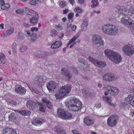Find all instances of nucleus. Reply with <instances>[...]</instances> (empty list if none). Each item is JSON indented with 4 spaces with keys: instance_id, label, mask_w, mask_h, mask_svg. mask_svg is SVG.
Listing matches in <instances>:
<instances>
[{
    "instance_id": "63",
    "label": "nucleus",
    "mask_w": 134,
    "mask_h": 134,
    "mask_svg": "<svg viewBox=\"0 0 134 134\" xmlns=\"http://www.w3.org/2000/svg\"><path fill=\"white\" fill-rule=\"evenodd\" d=\"M79 2L81 3H83L84 2V0H78Z\"/></svg>"
},
{
    "instance_id": "30",
    "label": "nucleus",
    "mask_w": 134,
    "mask_h": 134,
    "mask_svg": "<svg viewBox=\"0 0 134 134\" xmlns=\"http://www.w3.org/2000/svg\"><path fill=\"white\" fill-rule=\"evenodd\" d=\"M40 111L43 112H44L46 111V107L43 103H40L39 104Z\"/></svg>"
},
{
    "instance_id": "44",
    "label": "nucleus",
    "mask_w": 134,
    "mask_h": 134,
    "mask_svg": "<svg viewBox=\"0 0 134 134\" xmlns=\"http://www.w3.org/2000/svg\"><path fill=\"white\" fill-rule=\"evenodd\" d=\"M38 30V28L35 27H32L31 28V31L33 34L35 33V31L36 32Z\"/></svg>"
},
{
    "instance_id": "58",
    "label": "nucleus",
    "mask_w": 134,
    "mask_h": 134,
    "mask_svg": "<svg viewBox=\"0 0 134 134\" xmlns=\"http://www.w3.org/2000/svg\"><path fill=\"white\" fill-rule=\"evenodd\" d=\"M96 107L98 108L100 107L101 104L100 103H97L96 104Z\"/></svg>"
},
{
    "instance_id": "1",
    "label": "nucleus",
    "mask_w": 134,
    "mask_h": 134,
    "mask_svg": "<svg viewBox=\"0 0 134 134\" xmlns=\"http://www.w3.org/2000/svg\"><path fill=\"white\" fill-rule=\"evenodd\" d=\"M104 53L105 55L113 62L115 64H118L121 60V57L120 54L116 52L111 49H106Z\"/></svg>"
},
{
    "instance_id": "17",
    "label": "nucleus",
    "mask_w": 134,
    "mask_h": 134,
    "mask_svg": "<svg viewBox=\"0 0 134 134\" xmlns=\"http://www.w3.org/2000/svg\"><path fill=\"white\" fill-rule=\"evenodd\" d=\"M15 91L17 93L20 94H24L26 91L25 88L19 85L16 86Z\"/></svg>"
},
{
    "instance_id": "12",
    "label": "nucleus",
    "mask_w": 134,
    "mask_h": 134,
    "mask_svg": "<svg viewBox=\"0 0 134 134\" xmlns=\"http://www.w3.org/2000/svg\"><path fill=\"white\" fill-rule=\"evenodd\" d=\"M117 79L116 76L113 74H105L103 76L102 80L104 81H112Z\"/></svg>"
},
{
    "instance_id": "51",
    "label": "nucleus",
    "mask_w": 134,
    "mask_h": 134,
    "mask_svg": "<svg viewBox=\"0 0 134 134\" xmlns=\"http://www.w3.org/2000/svg\"><path fill=\"white\" fill-rule=\"evenodd\" d=\"M24 26L28 28L30 27V25L28 23H24Z\"/></svg>"
},
{
    "instance_id": "22",
    "label": "nucleus",
    "mask_w": 134,
    "mask_h": 134,
    "mask_svg": "<svg viewBox=\"0 0 134 134\" xmlns=\"http://www.w3.org/2000/svg\"><path fill=\"white\" fill-rule=\"evenodd\" d=\"M42 102L47 105L49 109H52L53 108L52 104L46 98H43L42 99Z\"/></svg>"
},
{
    "instance_id": "57",
    "label": "nucleus",
    "mask_w": 134,
    "mask_h": 134,
    "mask_svg": "<svg viewBox=\"0 0 134 134\" xmlns=\"http://www.w3.org/2000/svg\"><path fill=\"white\" fill-rule=\"evenodd\" d=\"M101 12L100 10H98V11H93V14H95L96 13L99 14Z\"/></svg>"
},
{
    "instance_id": "34",
    "label": "nucleus",
    "mask_w": 134,
    "mask_h": 134,
    "mask_svg": "<svg viewBox=\"0 0 134 134\" xmlns=\"http://www.w3.org/2000/svg\"><path fill=\"white\" fill-rule=\"evenodd\" d=\"M0 60L2 63L4 64L6 61V58L4 54L1 53L0 54Z\"/></svg>"
},
{
    "instance_id": "33",
    "label": "nucleus",
    "mask_w": 134,
    "mask_h": 134,
    "mask_svg": "<svg viewBox=\"0 0 134 134\" xmlns=\"http://www.w3.org/2000/svg\"><path fill=\"white\" fill-rule=\"evenodd\" d=\"M56 131L58 134H65L64 130L62 127H60L58 128Z\"/></svg>"
},
{
    "instance_id": "42",
    "label": "nucleus",
    "mask_w": 134,
    "mask_h": 134,
    "mask_svg": "<svg viewBox=\"0 0 134 134\" xmlns=\"http://www.w3.org/2000/svg\"><path fill=\"white\" fill-rule=\"evenodd\" d=\"M25 34L28 36H31L33 35V34L31 31H26L25 32Z\"/></svg>"
},
{
    "instance_id": "10",
    "label": "nucleus",
    "mask_w": 134,
    "mask_h": 134,
    "mask_svg": "<svg viewBox=\"0 0 134 134\" xmlns=\"http://www.w3.org/2000/svg\"><path fill=\"white\" fill-rule=\"evenodd\" d=\"M118 117L115 115L109 117L107 121L108 124L110 126H114L117 124Z\"/></svg>"
},
{
    "instance_id": "55",
    "label": "nucleus",
    "mask_w": 134,
    "mask_h": 134,
    "mask_svg": "<svg viewBox=\"0 0 134 134\" xmlns=\"http://www.w3.org/2000/svg\"><path fill=\"white\" fill-rule=\"evenodd\" d=\"M69 2L70 3L73 5L75 3L74 0H69Z\"/></svg>"
},
{
    "instance_id": "31",
    "label": "nucleus",
    "mask_w": 134,
    "mask_h": 134,
    "mask_svg": "<svg viewBox=\"0 0 134 134\" xmlns=\"http://www.w3.org/2000/svg\"><path fill=\"white\" fill-rule=\"evenodd\" d=\"M88 25V23L87 21H83L81 25V28L82 30L86 29Z\"/></svg>"
},
{
    "instance_id": "52",
    "label": "nucleus",
    "mask_w": 134,
    "mask_h": 134,
    "mask_svg": "<svg viewBox=\"0 0 134 134\" xmlns=\"http://www.w3.org/2000/svg\"><path fill=\"white\" fill-rule=\"evenodd\" d=\"M16 48V44L15 42L13 43L12 45V48Z\"/></svg>"
},
{
    "instance_id": "37",
    "label": "nucleus",
    "mask_w": 134,
    "mask_h": 134,
    "mask_svg": "<svg viewBox=\"0 0 134 134\" xmlns=\"http://www.w3.org/2000/svg\"><path fill=\"white\" fill-rule=\"evenodd\" d=\"M10 7V6L9 4H6L2 5L1 6V8L3 10H6L9 8Z\"/></svg>"
},
{
    "instance_id": "15",
    "label": "nucleus",
    "mask_w": 134,
    "mask_h": 134,
    "mask_svg": "<svg viewBox=\"0 0 134 134\" xmlns=\"http://www.w3.org/2000/svg\"><path fill=\"white\" fill-rule=\"evenodd\" d=\"M57 83H55L54 81H51L47 85V86L49 91H53L56 88Z\"/></svg>"
},
{
    "instance_id": "19",
    "label": "nucleus",
    "mask_w": 134,
    "mask_h": 134,
    "mask_svg": "<svg viewBox=\"0 0 134 134\" xmlns=\"http://www.w3.org/2000/svg\"><path fill=\"white\" fill-rule=\"evenodd\" d=\"M84 122L86 125L88 126L92 125L94 123V120L88 116H86L85 118Z\"/></svg>"
},
{
    "instance_id": "32",
    "label": "nucleus",
    "mask_w": 134,
    "mask_h": 134,
    "mask_svg": "<svg viewBox=\"0 0 134 134\" xmlns=\"http://www.w3.org/2000/svg\"><path fill=\"white\" fill-rule=\"evenodd\" d=\"M126 11L124 6H122L120 7L118 9V12L120 14L123 13Z\"/></svg>"
},
{
    "instance_id": "39",
    "label": "nucleus",
    "mask_w": 134,
    "mask_h": 134,
    "mask_svg": "<svg viewBox=\"0 0 134 134\" xmlns=\"http://www.w3.org/2000/svg\"><path fill=\"white\" fill-rule=\"evenodd\" d=\"M27 49V47L26 46H23L19 48V51L21 52H24L26 51Z\"/></svg>"
},
{
    "instance_id": "64",
    "label": "nucleus",
    "mask_w": 134,
    "mask_h": 134,
    "mask_svg": "<svg viewBox=\"0 0 134 134\" xmlns=\"http://www.w3.org/2000/svg\"><path fill=\"white\" fill-rule=\"evenodd\" d=\"M62 21L64 22H65L66 20V18L65 17L64 18L62 19Z\"/></svg>"
},
{
    "instance_id": "45",
    "label": "nucleus",
    "mask_w": 134,
    "mask_h": 134,
    "mask_svg": "<svg viewBox=\"0 0 134 134\" xmlns=\"http://www.w3.org/2000/svg\"><path fill=\"white\" fill-rule=\"evenodd\" d=\"M55 27V28L57 30H61L62 29V27L60 25H56Z\"/></svg>"
},
{
    "instance_id": "24",
    "label": "nucleus",
    "mask_w": 134,
    "mask_h": 134,
    "mask_svg": "<svg viewBox=\"0 0 134 134\" xmlns=\"http://www.w3.org/2000/svg\"><path fill=\"white\" fill-rule=\"evenodd\" d=\"M42 79L39 77H36L34 80V84L36 85H37L41 87L42 85Z\"/></svg>"
},
{
    "instance_id": "54",
    "label": "nucleus",
    "mask_w": 134,
    "mask_h": 134,
    "mask_svg": "<svg viewBox=\"0 0 134 134\" xmlns=\"http://www.w3.org/2000/svg\"><path fill=\"white\" fill-rule=\"evenodd\" d=\"M10 104L12 105H13L15 106H16L17 105V103L14 101H12L10 102Z\"/></svg>"
},
{
    "instance_id": "62",
    "label": "nucleus",
    "mask_w": 134,
    "mask_h": 134,
    "mask_svg": "<svg viewBox=\"0 0 134 134\" xmlns=\"http://www.w3.org/2000/svg\"><path fill=\"white\" fill-rule=\"evenodd\" d=\"M68 11L69 10L68 9H66L65 10L63 11V13L64 14H66L68 12Z\"/></svg>"
},
{
    "instance_id": "53",
    "label": "nucleus",
    "mask_w": 134,
    "mask_h": 134,
    "mask_svg": "<svg viewBox=\"0 0 134 134\" xmlns=\"http://www.w3.org/2000/svg\"><path fill=\"white\" fill-rule=\"evenodd\" d=\"M36 37L34 36V37H33V36L31 37V41L32 42H35L36 40Z\"/></svg>"
},
{
    "instance_id": "29",
    "label": "nucleus",
    "mask_w": 134,
    "mask_h": 134,
    "mask_svg": "<svg viewBox=\"0 0 134 134\" xmlns=\"http://www.w3.org/2000/svg\"><path fill=\"white\" fill-rule=\"evenodd\" d=\"M40 0H32L30 2V5H37L41 3Z\"/></svg>"
},
{
    "instance_id": "60",
    "label": "nucleus",
    "mask_w": 134,
    "mask_h": 134,
    "mask_svg": "<svg viewBox=\"0 0 134 134\" xmlns=\"http://www.w3.org/2000/svg\"><path fill=\"white\" fill-rule=\"evenodd\" d=\"M12 49L13 52V54H15L16 52L17 49L15 48V49L12 48Z\"/></svg>"
},
{
    "instance_id": "40",
    "label": "nucleus",
    "mask_w": 134,
    "mask_h": 134,
    "mask_svg": "<svg viewBox=\"0 0 134 134\" xmlns=\"http://www.w3.org/2000/svg\"><path fill=\"white\" fill-rule=\"evenodd\" d=\"M50 34L53 37L57 35V32L54 29H53L51 31Z\"/></svg>"
},
{
    "instance_id": "16",
    "label": "nucleus",
    "mask_w": 134,
    "mask_h": 134,
    "mask_svg": "<svg viewBox=\"0 0 134 134\" xmlns=\"http://www.w3.org/2000/svg\"><path fill=\"white\" fill-rule=\"evenodd\" d=\"M2 134H17V133L13 128H8L3 129Z\"/></svg>"
},
{
    "instance_id": "18",
    "label": "nucleus",
    "mask_w": 134,
    "mask_h": 134,
    "mask_svg": "<svg viewBox=\"0 0 134 134\" xmlns=\"http://www.w3.org/2000/svg\"><path fill=\"white\" fill-rule=\"evenodd\" d=\"M78 37L77 35H76L74 36L73 38L70 39L67 44V47H69L70 45V48H71L76 43V40L77 39Z\"/></svg>"
},
{
    "instance_id": "56",
    "label": "nucleus",
    "mask_w": 134,
    "mask_h": 134,
    "mask_svg": "<svg viewBox=\"0 0 134 134\" xmlns=\"http://www.w3.org/2000/svg\"><path fill=\"white\" fill-rule=\"evenodd\" d=\"M18 38L19 39L21 40L23 38V36L20 35V33L19 34Z\"/></svg>"
},
{
    "instance_id": "36",
    "label": "nucleus",
    "mask_w": 134,
    "mask_h": 134,
    "mask_svg": "<svg viewBox=\"0 0 134 134\" xmlns=\"http://www.w3.org/2000/svg\"><path fill=\"white\" fill-rule=\"evenodd\" d=\"M91 2L93 4L91 5L92 8L96 7L99 4V2L97 0H92Z\"/></svg>"
},
{
    "instance_id": "14",
    "label": "nucleus",
    "mask_w": 134,
    "mask_h": 134,
    "mask_svg": "<svg viewBox=\"0 0 134 134\" xmlns=\"http://www.w3.org/2000/svg\"><path fill=\"white\" fill-rule=\"evenodd\" d=\"M63 76L66 79L70 80L72 77V75L66 69L62 68L61 70Z\"/></svg>"
},
{
    "instance_id": "38",
    "label": "nucleus",
    "mask_w": 134,
    "mask_h": 134,
    "mask_svg": "<svg viewBox=\"0 0 134 134\" xmlns=\"http://www.w3.org/2000/svg\"><path fill=\"white\" fill-rule=\"evenodd\" d=\"M74 13L73 12H71L68 15V18L69 19V21L70 22V21L71 23L72 22V19L74 16Z\"/></svg>"
},
{
    "instance_id": "46",
    "label": "nucleus",
    "mask_w": 134,
    "mask_h": 134,
    "mask_svg": "<svg viewBox=\"0 0 134 134\" xmlns=\"http://www.w3.org/2000/svg\"><path fill=\"white\" fill-rule=\"evenodd\" d=\"M16 12L17 13L20 14H22L23 12V10L21 9H18L16 10Z\"/></svg>"
},
{
    "instance_id": "50",
    "label": "nucleus",
    "mask_w": 134,
    "mask_h": 134,
    "mask_svg": "<svg viewBox=\"0 0 134 134\" xmlns=\"http://www.w3.org/2000/svg\"><path fill=\"white\" fill-rule=\"evenodd\" d=\"M70 28H71L72 30L75 31L76 29V26L75 25H72L71 26Z\"/></svg>"
},
{
    "instance_id": "2",
    "label": "nucleus",
    "mask_w": 134,
    "mask_h": 134,
    "mask_svg": "<svg viewBox=\"0 0 134 134\" xmlns=\"http://www.w3.org/2000/svg\"><path fill=\"white\" fill-rule=\"evenodd\" d=\"M102 29L104 33L111 35L117 34L118 31V28L115 25L109 24L103 25Z\"/></svg>"
},
{
    "instance_id": "9",
    "label": "nucleus",
    "mask_w": 134,
    "mask_h": 134,
    "mask_svg": "<svg viewBox=\"0 0 134 134\" xmlns=\"http://www.w3.org/2000/svg\"><path fill=\"white\" fill-rule=\"evenodd\" d=\"M88 59L94 64L98 67L103 68L106 65V64L104 62L98 60L90 57H88Z\"/></svg>"
},
{
    "instance_id": "6",
    "label": "nucleus",
    "mask_w": 134,
    "mask_h": 134,
    "mask_svg": "<svg viewBox=\"0 0 134 134\" xmlns=\"http://www.w3.org/2000/svg\"><path fill=\"white\" fill-rule=\"evenodd\" d=\"M58 114L59 116L65 120L71 119L74 117L72 114L64 110L58 109Z\"/></svg>"
},
{
    "instance_id": "35",
    "label": "nucleus",
    "mask_w": 134,
    "mask_h": 134,
    "mask_svg": "<svg viewBox=\"0 0 134 134\" xmlns=\"http://www.w3.org/2000/svg\"><path fill=\"white\" fill-rule=\"evenodd\" d=\"M17 116L16 114L14 113H11L9 116V120H14L16 118Z\"/></svg>"
},
{
    "instance_id": "20",
    "label": "nucleus",
    "mask_w": 134,
    "mask_h": 134,
    "mask_svg": "<svg viewBox=\"0 0 134 134\" xmlns=\"http://www.w3.org/2000/svg\"><path fill=\"white\" fill-rule=\"evenodd\" d=\"M36 104L33 100H29L27 102L26 105L28 107L33 110L36 106Z\"/></svg>"
},
{
    "instance_id": "59",
    "label": "nucleus",
    "mask_w": 134,
    "mask_h": 134,
    "mask_svg": "<svg viewBox=\"0 0 134 134\" xmlns=\"http://www.w3.org/2000/svg\"><path fill=\"white\" fill-rule=\"evenodd\" d=\"M40 55L38 54H37L35 55L34 57L35 58L37 59H38V58H40Z\"/></svg>"
},
{
    "instance_id": "3",
    "label": "nucleus",
    "mask_w": 134,
    "mask_h": 134,
    "mask_svg": "<svg viewBox=\"0 0 134 134\" xmlns=\"http://www.w3.org/2000/svg\"><path fill=\"white\" fill-rule=\"evenodd\" d=\"M70 106L66 104L67 107L70 110L77 111L81 108L82 106V104L80 101L78 99H73L69 102Z\"/></svg>"
},
{
    "instance_id": "43",
    "label": "nucleus",
    "mask_w": 134,
    "mask_h": 134,
    "mask_svg": "<svg viewBox=\"0 0 134 134\" xmlns=\"http://www.w3.org/2000/svg\"><path fill=\"white\" fill-rule=\"evenodd\" d=\"M74 10L78 12H82V9L79 7H76L74 9Z\"/></svg>"
},
{
    "instance_id": "41",
    "label": "nucleus",
    "mask_w": 134,
    "mask_h": 134,
    "mask_svg": "<svg viewBox=\"0 0 134 134\" xmlns=\"http://www.w3.org/2000/svg\"><path fill=\"white\" fill-rule=\"evenodd\" d=\"M66 5V3L65 1H60L59 3V5L62 8H63Z\"/></svg>"
},
{
    "instance_id": "49",
    "label": "nucleus",
    "mask_w": 134,
    "mask_h": 134,
    "mask_svg": "<svg viewBox=\"0 0 134 134\" xmlns=\"http://www.w3.org/2000/svg\"><path fill=\"white\" fill-rule=\"evenodd\" d=\"M79 61L80 62L83 64H85V63H86V61H85L83 59H79Z\"/></svg>"
},
{
    "instance_id": "4",
    "label": "nucleus",
    "mask_w": 134,
    "mask_h": 134,
    "mask_svg": "<svg viewBox=\"0 0 134 134\" xmlns=\"http://www.w3.org/2000/svg\"><path fill=\"white\" fill-rule=\"evenodd\" d=\"M71 89V86L69 85H67L62 86L60 88V91L57 93L55 96L57 99H60L66 95L69 94Z\"/></svg>"
},
{
    "instance_id": "21",
    "label": "nucleus",
    "mask_w": 134,
    "mask_h": 134,
    "mask_svg": "<svg viewBox=\"0 0 134 134\" xmlns=\"http://www.w3.org/2000/svg\"><path fill=\"white\" fill-rule=\"evenodd\" d=\"M125 100L130 105L134 107V97L132 96H129Z\"/></svg>"
},
{
    "instance_id": "23",
    "label": "nucleus",
    "mask_w": 134,
    "mask_h": 134,
    "mask_svg": "<svg viewBox=\"0 0 134 134\" xmlns=\"http://www.w3.org/2000/svg\"><path fill=\"white\" fill-rule=\"evenodd\" d=\"M104 102L106 103L113 106H114L115 105L111 103V98L110 97L104 96L103 97Z\"/></svg>"
},
{
    "instance_id": "48",
    "label": "nucleus",
    "mask_w": 134,
    "mask_h": 134,
    "mask_svg": "<svg viewBox=\"0 0 134 134\" xmlns=\"http://www.w3.org/2000/svg\"><path fill=\"white\" fill-rule=\"evenodd\" d=\"M129 92L132 94L134 95V87L131 88Z\"/></svg>"
},
{
    "instance_id": "47",
    "label": "nucleus",
    "mask_w": 134,
    "mask_h": 134,
    "mask_svg": "<svg viewBox=\"0 0 134 134\" xmlns=\"http://www.w3.org/2000/svg\"><path fill=\"white\" fill-rule=\"evenodd\" d=\"M82 92L84 95L87 96L88 94H89V93L88 92V91L87 90H84L82 91Z\"/></svg>"
},
{
    "instance_id": "5",
    "label": "nucleus",
    "mask_w": 134,
    "mask_h": 134,
    "mask_svg": "<svg viewBox=\"0 0 134 134\" xmlns=\"http://www.w3.org/2000/svg\"><path fill=\"white\" fill-rule=\"evenodd\" d=\"M26 13L27 14L31 15L33 17L29 19L30 22L32 24H35L37 22L38 15L37 13L31 9H28V8H26Z\"/></svg>"
},
{
    "instance_id": "28",
    "label": "nucleus",
    "mask_w": 134,
    "mask_h": 134,
    "mask_svg": "<svg viewBox=\"0 0 134 134\" xmlns=\"http://www.w3.org/2000/svg\"><path fill=\"white\" fill-rule=\"evenodd\" d=\"M14 29H10L9 30L6 31L5 33L2 34V36L4 37H6L10 35L14 31Z\"/></svg>"
},
{
    "instance_id": "13",
    "label": "nucleus",
    "mask_w": 134,
    "mask_h": 134,
    "mask_svg": "<svg viewBox=\"0 0 134 134\" xmlns=\"http://www.w3.org/2000/svg\"><path fill=\"white\" fill-rule=\"evenodd\" d=\"M92 40L93 42L97 45H102L103 43L100 36L99 35L94 36L92 38Z\"/></svg>"
},
{
    "instance_id": "26",
    "label": "nucleus",
    "mask_w": 134,
    "mask_h": 134,
    "mask_svg": "<svg viewBox=\"0 0 134 134\" xmlns=\"http://www.w3.org/2000/svg\"><path fill=\"white\" fill-rule=\"evenodd\" d=\"M62 44L61 41H57L52 45L51 47L53 48H57L60 47Z\"/></svg>"
},
{
    "instance_id": "8",
    "label": "nucleus",
    "mask_w": 134,
    "mask_h": 134,
    "mask_svg": "<svg viewBox=\"0 0 134 134\" xmlns=\"http://www.w3.org/2000/svg\"><path fill=\"white\" fill-rule=\"evenodd\" d=\"M121 23L127 27H129L132 30H134V22L130 18L128 19L122 18L121 19Z\"/></svg>"
},
{
    "instance_id": "27",
    "label": "nucleus",
    "mask_w": 134,
    "mask_h": 134,
    "mask_svg": "<svg viewBox=\"0 0 134 134\" xmlns=\"http://www.w3.org/2000/svg\"><path fill=\"white\" fill-rule=\"evenodd\" d=\"M17 112L23 115H29L31 114V112L27 110H18Z\"/></svg>"
},
{
    "instance_id": "7",
    "label": "nucleus",
    "mask_w": 134,
    "mask_h": 134,
    "mask_svg": "<svg viewBox=\"0 0 134 134\" xmlns=\"http://www.w3.org/2000/svg\"><path fill=\"white\" fill-rule=\"evenodd\" d=\"M122 50L123 52L129 56L134 53V46L131 44H127L124 46Z\"/></svg>"
},
{
    "instance_id": "25",
    "label": "nucleus",
    "mask_w": 134,
    "mask_h": 134,
    "mask_svg": "<svg viewBox=\"0 0 134 134\" xmlns=\"http://www.w3.org/2000/svg\"><path fill=\"white\" fill-rule=\"evenodd\" d=\"M43 122V119H35L32 122V124L34 125H37L38 124L41 125Z\"/></svg>"
},
{
    "instance_id": "11",
    "label": "nucleus",
    "mask_w": 134,
    "mask_h": 134,
    "mask_svg": "<svg viewBox=\"0 0 134 134\" xmlns=\"http://www.w3.org/2000/svg\"><path fill=\"white\" fill-rule=\"evenodd\" d=\"M104 88L105 90L113 95L118 94L119 92V90L117 88L114 87H111L108 85H105Z\"/></svg>"
},
{
    "instance_id": "61",
    "label": "nucleus",
    "mask_w": 134,
    "mask_h": 134,
    "mask_svg": "<svg viewBox=\"0 0 134 134\" xmlns=\"http://www.w3.org/2000/svg\"><path fill=\"white\" fill-rule=\"evenodd\" d=\"M71 23H69L67 24V28H69V27H70V28L71 27V26L72 25H71Z\"/></svg>"
}]
</instances>
